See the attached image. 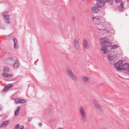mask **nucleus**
<instances>
[{
  "label": "nucleus",
  "mask_w": 129,
  "mask_h": 129,
  "mask_svg": "<svg viewBox=\"0 0 129 129\" xmlns=\"http://www.w3.org/2000/svg\"><path fill=\"white\" fill-rule=\"evenodd\" d=\"M66 72L68 75L71 79L74 81H76L77 80V79L76 76L73 73L70 67H67V68Z\"/></svg>",
  "instance_id": "1"
},
{
  "label": "nucleus",
  "mask_w": 129,
  "mask_h": 129,
  "mask_svg": "<svg viewBox=\"0 0 129 129\" xmlns=\"http://www.w3.org/2000/svg\"><path fill=\"white\" fill-rule=\"evenodd\" d=\"M109 39L107 37L103 38L101 41V45L107 47L110 45L109 42Z\"/></svg>",
  "instance_id": "2"
},
{
  "label": "nucleus",
  "mask_w": 129,
  "mask_h": 129,
  "mask_svg": "<svg viewBox=\"0 0 129 129\" xmlns=\"http://www.w3.org/2000/svg\"><path fill=\"white\" fill-rule=\"evenodd\" d=\"M91 11L92 14L93 15L94 14H96L99 13L100 10L99 7L96 6H94L91 7Z\"/></svg>",
  "instance_id": "3"
},
{
  "label": "nucleus",
  "mask_w": 129,
  "mask_h": 129,
  "mask_svg": "<svg viewBox=\"0 0 129 129\" xmlns=\"http://www.w3.org/2000/svg\"><path fill=\"white\" fill-rule=\"evenodd\" d=\"M93 101V104L95 107L99 111L102 112L103 109L102 106L98 104L96 101L94 100Z\"/></svg>",
  "instance_id": "4"
},
{
  "label": "nucleus",
  "mask_w": 129,
  "mask_h": 129,
  "mask_svg": "<svg viewBox=\"0 0 129 129\" xmlns=\"http://www.w3.org/2000/svg\"><path fill=\"white\" fill-rule=\"evenodd\" d=\"M105 3V2L103 1L98 0L96 1V5L99 8H102L104 6Z\"/></svg>",
  "instance_id": "5"
},
{
  "label": "nucleus",
  "mask_w": 129,
  "mask_h": 129,
  "mask_svg": "<svg viewBox=\"0 0 129 129\" xmlns=\"http://www.w3.org/2000/svg\"><path fill=\"white\" fill-rule=\"evenodd\" d=\"M6 13V11L4 12L3 13V15L5 22L7 23H9L10 22L9 15H5V14Z\"/></svg>",
  "instance_id": "6"
},
{
  "label": "nucleus",
  "mask_w": 129,
  "mask_h": 129,
  "mask_svg": "<svg viewBox=\"0 0 129 129\" xmlns=\"http://www.w3.org/2000/svg\"><path fill=\"white\" fill-rule=\"evenodd\" d=\"M125 1H122L121 2L120 5L119 6V10L120 11L123 12L125 9L123 5L125 4Z\"/></svg>",
  "instance_id": "7"
},
{
  "label": "nucleus",
  "mask_w": 129,
  "mask_h": 129,
  "mask_svg": "<svg viewBox=\"0 0 129 129\" xmlns=\"http://www.w3.org/2000/svg\"><path fill=\"white\" fill-rule=\"evenodd\" d=\"M81 116L82 117V119L83 121L84 122H86L87 121L86 115L85 112H82L80 113Z\"/></svg>",
  "instance_id": "8"
},
{
  "label": "nucleus",
  "mask_w": 129,
  "mask_h": 129,
  "mask_svg": "<svg viewBox=\"0 0 129 129\" xmlns=\"http://www.w3.org/2000/svg\"><path fill=\"white\" fill-rule=\"evenodd\" d=\"M123 63V62L122 60H119L114 64V67H116L118 66L119 67L122 66Z\"/></svg>",
  "instance_id": "9"
},
{
  "label": "nucleus",
  "mask_w": 129,
  "mask_h": 129,
  "mask_svg": "<svg viewBox=\"0 0 129 129\" xmlns=\"http://www.w3.org/2000/svg\"><path fill=\"white\" fill-rule=\"evenodd\" d=\"M83 46L85 49H88L89 46L86 39H84L83 40Z\"/></svg>",
  "instance_id": "10"
},
{
  "label": "nucleus",
  "mask_w": 129,
  "mask_h": 129,
  "mask_svg": "<svg viewBox=\"0 0 129 129\" xmlns=\"http://www.w3.org/2000/svg\"><path fill=\"white\" fill-rule=\"evenodd\" d=\"M96 25V26L100 30H103L104 29V28L103 27V24L102 23H95Z\"/></svg>",
  "instance_id": "11"
},
{
  "label": "nucleus",
  "mask_w": 129,
  "mask_h": 129,
  "mask_svg": "<svg viewBox=\"0 0 129 129\" xmlns=\"http://www.w3.org/2000/svg\"><path fill=\"white\" fill-rule=\"evenodd\" d=\"M124 70H127L129 68V63L126 62L122 66Z\"/></svg>",
  "instance_id": "12"
},
{
  "label": "nucleus",
  "mask_w": 129,
  "mask_h": 129,
  "mask_svg": "<svg viewBox=\"0 0 129 129\" xmlns=\"http://www.w3.org/2000/svg\"><path fill=\"white\" fill-rule=\"evenodd\" d=\"M74 42L75 49L77 50L79 48V46L78 45V40L76 39H75L74 40Z\"/></svg>",
  "instance_id": "13"
},
{
  "label": "nucleus",
  "mask_w": 129,
  "mask_h": 129,
  "mask_svg": "<svg viewBox=\"0 0 129 129\" xmlns=\"http://www.w3.org/2000/svg\"><path fill=\"white\" fill-rule=\"evenodd\" d=\"M113 55L112 54H110L108 55V57H109L108 59L109 60V63H113L112 61L113 62L114 60H113L114 58H112Z\"/></svg>",
  "instance_id": "14"
},
{
  "label": "nucleus",
  "mask_w": 129,
  "mask_h": 129,
  "mask_svg": "<svg viewBox=\"0 0 129 129\" xmlns=\"http://www.w3.org/2000/svg\"><path fill=\"white\" fill-rule=\"evenodd\" d=\"M13 86V85L12 84H8L6 85L5 86L4 89L2 91H4L5 90H6L11 87L12 86Z\"/></svg>",
  "instance_id": "15"
},
{
  "label": "nucleus",
  "mask_w": 129,
  "mask_h": 129,
  "mask_svg": "<svg viewBox=\"0 0 129 129\" xmlns=\"http://www.w3.org/2000/svg\"><path fill=\"white\" fill-rule=\"evenodd\" d=\"M82 80L85 82H86L89 80V78L83 75L80 77Z\"/></svg>",
  "instance_id": "16"
},
{
  "label": "nucleus",
  "mask_w": 129,
  "mask_h": 129,
  "mask_svg": "<svg viewBox=\"0 0 129 129\" xmlns=\"http://www.w3.org/2000/svg\"><path fill=\"white\" fill-rule=\"evenodd\" d=\"M9 122L8 121H6L3 122L0 125V128L2 127H5L7 124H9Z\"/></svg>",
  "instance_id": "17"
},
{
  "label": "nucleus",
  "mask_w": 129,
  "mask_h": 129,
  "mask_svg": "<svg viewBox=\"0 0 129 129\" xmlns=\"http://www.w3.org/2000/svg\"><path fill=\"white\" fill-rule=\"evenodd\" d=\"M101 50L104 51L103 53L104 54H106L109 52L108 50V48L105 46L102 47Z\"/></svg>",
  "instance_id": "18"
},
{
  "label": "nucleus",
  "mask_w": 129,
  "mask_h": 129,
  "mask_svg": "<svg viewBox=\"0 0 129 129\" xmlns=\"http://www.w3.org/2000/svg\"><path fill=\"white\" fill-rule=\"evenodd\" d=\"M2 75L4 77L6 78L10 77L11 76H13V74H10L5 73H3L2 74Z\"/></svg>",
  "instance_id": "19"
},
{
  "label": "nucleus",
  "mask_w": 129,
  "mask_h": 129,
  "mask_svg": "<svg viewBox=\"0 0 129 129\" xmlns=\"http://www.w3.org/2000/svg\"><path fill=\"white\" fill-rule=\"evenodd\" d=\"M19 65V61L17 60L15 61V63L14 64V67L15 68H18Z\"/></svg>",
  "instance_id": "20"
},
{
  "label": "nucleus",
  "mask_w": 129,
  "mask_h": 129,
  "mask_svg": "<svg viewBox=\"0 0 129 129\" xmlns=\"http://www.w3.org/2000/svg\"><path fill=\"white\" fill-rule=\"evenodd\" d=\"M20 108V106H18L15 112V115L16 116H17L19 113V111Z\"/></svg>",
  "instance_id": "21"
},
{
  "label": "nucleus",
  "mask_w": 129,
  "mask_h": 129,
  "mask_svg": "<svg viewBox=\"0 0 129 129\" xmlns=\"http://www.w3.org/2000/svg\"><path fill=\"white\" fill-rule=\"evenodd\" d=\"M79 112L80 114L82 112H85L84 111V108L82 106H81L79 108Z\"/></svg>",
  "instance_id": "22"
},
{
  "label": "nucleus",
  "mask_w": 129,
  "mask_h": 129,
  "mask_svg": "<svg viewBox=\"0 0 129 129\" xmlns=\"http://www.w3.org/2000/svg\"><path fill=\"white\" fill-rule=\"evenodd\" d=\"M4 71L5 72H8L9 71V67H6L4 68Z\"/></svg>",
  "instance_id": "23"
},
{
  "label": "nucleus",
  "mask_w": 129,
  "mask_h": 129,
  "mask_svg": "<svg viewBox=\"0 0 129 129\" xmlns=\"http://www.w3.org/2000/svg\"><path fill=\"white\" fill-rule=\"evenodd\" d=\"M111 49H113L114 48L115 49L117 48L118 47V46L117 45H114L113 46H110Z\"/></svg>",
  "instance_id": "24"
},
{
  "label": "nucleus",
  "mask_w": 129,
  "mask_h": 129,
  "mask_svg": "<svg viewBox=\"0 0 129 129\" xmlns=\"http://www.w3.org/2000/svg\"><path fill=\"white\" fill-rule=\"evenodd\" d=\"M114 67L116 68V69L117 70H119V71H122L123 69V67H120L118 66Z\"/></svg>",
  "instance_id": "25"
},
{
  "label": "nucleus",
  "mask_w": 129,
  "mask_h": 129,
  "mask_svg": "<svg viewBox=\"0 0 129 129\" xmlns=\"http://www.w3.org/2000/svg\"><path fill=\"white\" fill-rule=\"evenodd\" d=\"M20 127L19 124H17L14 127V129H18Z\"/></svg>",
  "instance_id": "26"
},
{
  "label": "nucleus",
  "mask_w": 129,
  "mask_h": 129,
  "mask_svg": "<svg viewBox=\"0 0 129 129\" xmlns=\"http://www.w3.org/2000/svg\"><path fill=\"white\" fill-rule=\"evenodd\" d=\"M92 19L93 20V21H94V23H95V21L96 22L98 20V19L96 18V17H93L92 18Z\"/></svg>",
  "instance_id": "27"
},
{
  "label": "nucleus",
  "mask_w": 129,
  "mask_h": 129,
  "mask_svg": "<svg viewBox=\"0 0 129 129\" xmlns=\"http://www.w3.org/2000/svg\"><path fill=\"white\" fill-rule=\"evenodd\" d=\"M103 1H104V2H108L109 1H111V2H110V5H112V4L113 3V1H110V0H103Z\"/></svg>",
  "instance_id": "28"
},
{
  "label": "nucleus",
  "mask_w": 129,
  "mask_h": 129,
  "mask_svg": "<svg viewBox=\"0 0 129 129\" xmlns=\"http://www.w3.org/2000/svg\"><path fill=\"white\" fill-rule=\"evenodd\" d=\"M13 41L14 44H16L17 42V41L16 39L14 38L13 39Z\"/></svg>",
  "instance_id": "29"
},
{
  "label": "nucleus",
  "mask_w": 129,
  "mask_h": 129,
  "mask_svg": "<svg viewBox=\"0 0 129 129\" xmlns=\"http://www.w3.org/2000/svg\"><path fill=\"white\" fill-rule=\"evenodd\" d=\"M21 103H25L26 102V101L24 99H21Z\"/></svg>",
  "instance_id": "30"
},
{
  "label": "nucleus",
  "mask_w": 129,
  "mask_h": 129,
  "mask_svg": "<svg viewBox=\"0 0 129 129\" xmlns=\"http://www.w3.org/2000/svg\"><path fill=\"white\" fill-rule=\"evenodd\" d=\"M18 46L16 44H14V48L15 49H17L18 48Z\"/></svg>",
  "instance_id": "31"
},
{
  "label": "nucleus",
  "mask_w": 129,
  "mask_h": 129,
  "mask_svg": "<svg viewBox=\"0 0 129 129\" xmlns=\"http://www.w3.org/2000/svg\"><path fill=\"white\" fill-rule=\"evenodd\" d=\"M19 100V99L18 98H16L15 100V101L16 103L18 104V102L19 101H18V100Z\"/></svg>",
  "instance_id": "32"
},
{
  "label": "nucleus",
  "mask_w": 129,
  "mask_h": 129,
  "mask_svg": "<svg viewBox=\"0 0 129 129\" xmlns=\"http://www.w3.org/2000/svg\"><path fill=\"white\" fill-rule=\"evenodd\" d=\"M116 3H119L121 2V1H120V0H115Z\"/></svg>",
  "instance_id": "33"
},
{
  "label": "nucleus",
  "mask_w": 129,
  "mask_h": 129,
  "mask_svg": "<svg viewBox=\"0 0 129 129\" xmlns=\"http://www.w3.org/2000/svg\"><path fill=\"white\" fill-rule=\"evenodd\" d=\"M24 127V126H23L21 125L20 126L19 129H23Z\"/></svg>",
  "instance_id": "34"
},
{
  "label": "nucleus",
  "mask_w": 129,
  "mask_h": 129,
  "mask_svg": "<svg viewBox=\"0 0 129 129\" xmlns=\"http://www.w3.org/2000/svg\"><path fill=\"white\" fill-rule=\"evenodd\" d=\"M42 123H39V125L40 126H42Z\"/></svg>",
  "instance_id": "35"
},
{
  "label": "nucleus",
  "mask_w": 129,
  "mask_h": 129,
  "mask_svg": "<svg viewBox=\"0 0 129 129\" xmlns=\"http://www.w3.org/2000/svg\"><path fill=\"white\" fill-rule=\"evenodd\" d=\"M116 57L114 55H113V56H112V58H114H114H116Z\"/></svg>",
  "instance_id": "36"
},
{
  "label": "nucleus",
  "mask_w": 129,
  "mask_h": 129,
  "mask_svg": "<svg viewBox=\"0 0 129 129\" xmlns=\"http://www.w3.org/2000/svg\"><path fill=\"white\" fill-rule=\"evenodd\" d=\"M18 101H19L18 102V103H21V99H19V100H18Z\"/></svg>",
  "instance_id": "37"
},
{
  "label": "nucleus",
  "mask_w": 129,
  "mask_h": 129,
  "mask_svg": "<svg viewBox=\"0 0 129 129\" xmlns=\"http://www.w3.org/2000/svg\"><path fill=\"white\" fill-rule=\"evenodd\" d=\"M33 118L32 117H31L30 118H29L28 119V120L29 121H30Z\"/></svg>",
  "instance_id": "38"
},
{
  "label": "nucleus",
  "mask_w": 129,
  "mask_h": 129,
  "mask_svg": "<svg viewBox=\"0 0 129 129\" xmlns=\"http://www.w3.org/2000/svg\"><path fill=\"white\" fill-rule=\"evenodd\" d=\"M9 59H10L11 60H14L13 58H11V57L9 58Z\"/></svg>",
  "instance_id": "39"
},
{
  "label": "nucleus",
  "mask_w": 129,
  "mask_h": 129,
  "mask_svg": "<svg viewBox=\"0 0 129 129\" xmlns=\"http://www.w3.org/2000/svg\"><path fill=\"white\" fill-rule=\"evenodd\" d=\"M73 21H75V18L74 16H73Z\"/></svg>",
  "instance_id": "40"
},
{
  "label": "nucleus",
  "mask_w": 129,
  "mask_h": 129,
  "mask_svg": "<svg viewBox=\"0 0 129 129\" xmlns=\"http://www.w3.org/2000/svg\"><path fill=\"white\" fill-rule=\"evenodd\" d=\"M58 129H63L62 128H59Z\"/></svg>",
  "instance_id": "41"
},
{
  "label": "nucleus",
  "mask_w": 129,
  "mask_h": 129,
  "mask_svg": "<svg viewBox=\"0 0 129 129\" xmlns=\"http://www.w3.org/2000/svg\"><path fill=\"white\" fill-rule=\"evenodd\" d=\"M1 109V107H0V109Z\"/></svg>",
  "instance_id": "42"
},
{
  "label": "nucleus",
  "mask_w": 129,
  "mask_h": 129,
  "mask_svg": "<svg viewBox=\"0 0 129 129\" xmlns=\"http://www.w3.org/2000/svg\"><path fill=\"white\" fill-rule=\"evenodd\" d=\"M128 1H129V0H127V2H128Z\"/></svg>",
  "instance_id": "43"
},
{
  "label": "nucleus",
  "mask_w": 129,
  "mask_h": 129,
  "mask_svg": "<svg viewBox=\"0 0 129 129\" xmlns=\"http://www.w3.org/2000/svg\"><path fill=\"white\" fill-rule=\"evenodd\" d=\"M85 0H82V1H85Z\"/></svg>",
  "instance_id": "44"
},
{
  "label": "nucleus",
  "mask_w": 129,
  "mask_h": 129,
  "mask_svg": "<svg viewBox=\"0 0 129 129\" xmlns=\"http://www.w3.org/2000/svg\"><path fill=\"white\" fill-rule=\"evenodd\" d=\"M128 129H129V127H128Z\"/></svg>",
  "instance_id": "45"
},
{
  "label": "nucleus",
  "mask_w": 129,
  "mask_h": 129,
  "mask_svg": "<svg viewBox=\"0 0 129 129\" xmlns=\"http://www.w3.org/2000/svg\"><path fill=\"white\" fill-rule=\"evenodd\" d=\"M128 72H129V70H128Z\"/></svg>",
  "instance_id": "46"
},
{
  "label": "nucleus",
  "mask_w": 129,
  "mask_h": 129,
  "mask_svg": "<svg viewBox=\"0 0 129 129\" xmlns=\"http://www.w3.org/2000/svg\"><path fill=\"white\" fill-rule=\"evenodd\" d=\"M105 129V128H104V129Z\"/></svg>",
  "instance_id": "47"
}]
</instances>
